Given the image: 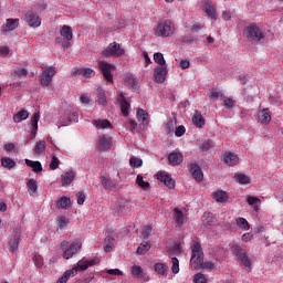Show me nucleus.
I'll return each mask as SVG.
<instances>
[{
  "mask_svg": "<svg viewBox=\"0 0 283 283\" xmlns=\"http://www.w3.org/2000/svg\"><path fill=\"white\" fill-rule=\"evenodd\" d=\"M191 251L190 264L192 269H206L207 271H213V269H216V264L213 262H205V253L202 252V247L199 242H195L191 245Z\"/></svg>",
  "mask_w": 283,
  "mask_h": 283,
  "instance_id": "f257e3e1",
  "label": "nucleus"
},
{
  "mask_svg": "<svg viewBox=\"0 0 283 283\" xmlns=\"http://www.w3.org/2000/svg\"><path fill=\"white\" fill-rule=\"evenodd\" d=\"M82 248L83 243L80 239H75L73 241H62V256L64 258V260H72V256L76 255Z\"/></svg>",
  "mask_w": 283,
  "mask_h": 283,
  "instance_id": "f03ea898",
  "label": "nucleus"
},
{
  "mask_svg": "<svg viewBox=\"0 0 283 283\" xmlns=\"http://www.w3.org/2000/svg\"><path fill=\"white\" fill-rule=\"evenodd\" d=\"M243 34L249 41H262L265 36L264 31H262V29H260L255 23L247 25Z\"/></svg>",
  "mask_w": 283,
  "mask_h": 283,
  "instance_id": "7ed1b4c3",
  "label": "nucleus"
},
{
  "mask_svg": "<svg viewBox=\"0 0 283 283\" xmlns=\"http://www.w3.org/2000/svg\"><path fill=\"white\" fill-rule=\"evenodd\" d=\"M174 32H176V27H174L171 20L159 22L155 28L156 36H171Z\"/></svg>",
  "mask_w": 283,
  "mask_h": 283,
  "instance_id": "20e7f679",
  "label": "nucleus"
},
{
  "mask_svg": "<svg viewBox=\"0 0 283 283\" xmlns=\"http://www.w3.org/2000/svg\"><path fill=\"white\" fill-rule=\"evenodd\" d=\"M123 54H125V49H123V45L118 44L117 42H113L105 51H103L102 56H104V59L109 56H114L116 59L118 56H123Z\"/></svg>",
  "mask_w": 283,
  "mask_h": 283,
  "instance_id": "39448f33",
  "label": "nucleus"
},
{
  "mask_svg": "<svg viewBox=\"0 0 283 283\" xmlns=\"http://www.w3.org/2000/svg\"><path fill=\"white\" fill-rule=\"evenodd\" d=\"M231 251L243 266L251 268V260L249 255H247V250L242 249L240 245H232Z\"/></svg>",
  "mask_w": 283,
  "mask_h": 283,
  "instance_id": "423d86ee",
  "label": "nucleus"
},
{
  "mask_svg": "<svg viewBox=\"0 0 283 283\" xmlns=\"http://www.w3.org/2000/svg\"><path fill=\"white\" fill-rule=\"evenodd\" d=\"M231 251L243 266L251 268V260L249 255H247V250L242 249L240 245H232Z\"/></svg>",
  "mask_w": 283,
  "mask_h": 283,
  "instance_id": "0eeeda50",
  "label": "nucleus"
},
{
  "mask_svg": "<svg viewBox=\"0 0 283 283\" xmlns=\"http://www.w3.org/2000/svg\"><path fill=\"white\" fill-rule=\"evenodd\" d=\"M98 67L105 78V81H107L108 83H112L114 81V75L112 74V72H114V70H116V66H114L111 63H107L105 61H101L98 62Z\"/></svg>",
  "mask_w": 283,
  "mask_h": 283,
  "instance_id": "6e6552de",
  "label": "nucleus"
},
{
  "mask_svg": "<svg viewBox=\"0 0 283 283\" xmlns=\"http://www.w3.org/2000/svg\"><path fill=\"white\" fill-rule=\"evenodd\" d=\"M56 74V67L49 66L43 70L42 75L40 77V84L42 87H49L50 83H52V78Z\"/></svg>",
  "mask_w": 283,
  "mask_h": 283,
  "instance_id": "1a4fd4ad",
  "label": "nucleus"
},
{
  "mask_svg": "<svg viewBox=\"0 0 283 283\" xmlns=\"http://www.w3.org/2000/svg\"><path fill=\"white\" fill-rule=\"evenodd\" d=\"M24 19H25L28 25H30V28L41 27V17H39V13H36L34 11H28L24 14Z\"/></svg>",
  "mask_w": 283,
  "mask_h": 283,
  "instance_id": "9d476101",
  "label": "nucleus"
},
{
  "mask_svg": "<svg viewBox=\"0 0 283 283\" xmlns=\"http://www.w3.org/2000/svg\"><path fill=\"white\" fill-rule=\"evenodd\" d=\"M97 149L99 151H109L112 149V137L109 135H101L97 140Z\"/></svg>",
  "mask_w": 283,
  "mask_h": 283,
  "instance_id": "9b49d317",
  "label": "nucleus"
},
{
  "mask_svg": "<svg viewBox=\"0 0 283 283\" xmlns=\"http://www.w3.org/2000/svg\"><path fill=\"white\" fill-rule=\"evenodd\" d=\"M19 242H21V230H14L8 245L10 253H14L19 249Z\"/></svg>",
  "mask_w": 283,
  "mask_h": 283,
  "instance_id": "f8f14e48",
  "label": "nucleus"
},
{
  "mask_svg": "<svg viewBox=\"0 0 283 283\" xmlns=\"http://www.w3.org/2000/svg\"><path fill=\"white\" fill-rule=\"evenodd\" d=\"M157 179H159L160 182H164L168 189H174V187H176V181L171 178V175L159 171L157 172Z\"/></svg>",
  "mask_w": 283,
  "mask_h": 283,
  "instance_id": "ddd939ff",
  "label": "nucleus"
},
{
  "mask_svg": "<svg viewBox=\"0 0 283 283\" xmlns=\"http://www.w3.org/2000/svg\"><path fill=\"white\" fill-rule=\"evenodd\" d=\"M94 264H96V260H94V259H92V260L82 259L72 269H75L76 273H78V271L80 272L87 271V269H90V266H94Z\"/></svg>",
  "mask_w": 283,
  "mask_h": 283,
  "instance_id": "4468645a",
  "label": "nucleus"
},
{
  "mask_svg": "<svg viewBox=\"0 0 283 283\" xmlns=\"http://www.w3.org/2000/svg\"><path fill=\"white\" fill-rule=\"evenodd\" d=\"M117 101L120 105L122 114L124 116H129V108L132 107V105H129V102H127L125 95H123L122 92H118Z\"/></svg>",
  "mask_w": 283,
  "mask_h": 283,
  "instance_id": "2eb2a0df",
  "label": "nucleus"
},
{
  "mask_svg": "<svg viewBox=\"0 0 283 283\" xmlns=\"http://www.w3.org/2000/svg\"><path fill=\"white\" fill-rule=\"evenodd\" d=\"M154 78L156 83H165V80L167 78V66L155 67Z\"/></svg>",
  "mask_w": 283,
  "mask_h": 283,
  "instance_id": "dca6fc26",
  "label": "nucleus"
},
{
  "mask_svg": "<svg viewBox=\"0 0 283 283\" xmlns=\"http://www.w3.org/2000/svg\"><path fill=\"white\" fill-rule=\"evenodd\" d=\"M256 118L259 123L269 125L271 123V111L269 108L259 109Z\"/></svg>",
  "mask_w": 283,
  "mask_h": 283,
  "instance_id": "f3484780",
  "label": "nucleus"
},
{
  "mask_svg": "<svg viewBox=\"0 0 283 283\" xmlns=\"http://www.w3.org/2000/svg\"><path fill=\"white\" fill-rule=\"evenodd\" d=\"M182 153L172 151L168 155V164L172 167H178L184 160Z\"/></svg>",
  "mask_w": 283,
  "mask_h": 283,
  "instance_id": "a211bd4d",
  "label": "nucleus"
},
{
  "mask_svg": "<svg viewBox=\"0 0 283 283\" xmlns=\"http://www.w3.org/2000/svg\"><path fill=\"white\" fill-rule=\"evenodd\" d=\"M190 174L192 178L197 180V182H202L205 175L202 174V169L200 166H198V164L190 165Z\"/></svg>",
  "mask_w": 283,
  "mask_h": 283,
  "instance_id": "6ab92c4d",
  "label": "nucleus"
},
{
  "mask_svg": "<svg viewBox=\"0 0 283 283\" xmlns=\"http://www.w3.org/2000/svg\"><path fill=\"white\" fill-rule=\"evenodd\" d=\"M202 8L207 17H209L210 19H213L214 21L216 19H218V13L216 12V8L211 6V2L209 0L203 1Z\"/></svg>",
  "mask_w": 283,
  "mask_h": 283,
  "instance_id": "aec40b11",
  "label": "nucleus"
},
{
  "mask_svg": "<svg viewBox=\"0 0 283 283\" xmlns=\"http://www.w3.org/2000/svg\"><path fill=\"white\" fill-rule=\"evenodd\" d=\"M41 118V114L40 113H35L33 114V116L31 117V138H36V132H39V120Z\"/></svg>",
  "mask_w": 283,
  "mask_h": 283,
  "instance_id": "412c9836",
  "label": "nucleus"
},
{
  "mask_svg": "<svg viewBox=\"0 0 283 283\" xmlns=\"http://www.w3.org/2000/svg\"><path fill=\"white\" fill-rule=\"evenodd\" d=\"M223 163H226V165H228L229 167H235V165L240 163V158H238V155L233 153H224Z\"/></svg>",
  "mask_w": 283,
  "mask_h": 283,
  "instance_id": "4be33fe9",
  "label": "nucleus"
},
{
  "mask_svg": "<svg viewBox=\"0 0 283 283\" xmlns=\"http://www.w3.org/2000/svg\"><path fill=\"white\" fill-rule=\"evenodd\" d=\"M102 185L104 189H109L111 191H118V184L112 180L109 177H102Z\"/></svg>",
  "mask_w": 283,
  "mask_h": 283,
  "instance_id": "5701e85b",
  "label": "nucleus"
},
{
  "mask_svg": "<svg viewBox=\"0 0 283 283\" xmlns=\"http://www.w3.org/2000/svg\"><path fill=\"white\" fill-rule=\"evenodd\" d=\"M19 28V18L7 19V23L3 25V32H13Z\"/></svg>",
  "mask_w": 283,
  "mask_h": 283,
  "instance_id": "b1692460",
  "label": "nucleus"
},
{
  "mask_svg": "<svg viewBox=\"0 0 283 283\" xmlns=\"http://www.w3.org/2000/svg\"><path fill=\"white\" fill-rule=\"evenodd\" d=\"M27 189L30 196H36V193H39V182H36L35 179H29L27 182Z\"/></svg>",
  "mask_w": 283,
  "mask_h": 283,
  "instance_id": "393cba45",
  "label": "nucleus"
},
{
  "mask_svg": "<svg viewBox=\"0 0 283 283\" xmlns=\"http://www.w3.org/2000/svg\"><path fill=\"white\" fill-rule=\"evenodd\" d=\"M130 273L136 280H145V270H143V266L140 265H133L130 268Z\"/></svg>",
  "mask_w": 283,
  "mask_h": 283,
  "instance_id": "a878e982",
  "label": "nucleus"
},
{
  "mask_svg": "<svg viewBox=\"0 0 283 283\" xmlns=\"http://www.w3.org/2000/svg\"><path fill=\"white\" fill-rule=\"evenodd\" d=\"M76 174H74V171H69V172H64L62 174V187H65L67 185H72V182L74 181Z\"/></svg>",
  "mask_w": 283,
  "mask_h": 283,
  "instance_id": "bb28decb",
  "label": "nucleus"
},
{
  "mask_svg": "<svg viewBox=\"0 0 283 283\" xmlns=\"http://www.w3.org/2000/svg\"><path fill=\"white\" fill-rule=\"evenodd\" d=\"M30 113L27 109H21L15 115H13V123H22V120H28Z\"/></svg>",
  "mask_w": 283,
  "mask_h": 283,
  "instance_id": "cd10ccee",
  "label": "nucleus"
},
{
  "mask_svg": "<svg viewBox=\"0 0 283 283\" xmlns=\"http://www.w3.org/2000/svg\"><path fill=\"white\" fill-rule=\"evenodd\" d=\"M74 275H76V269L66 270L56 283H67L70 277H74Z\"/></svg>",
  "mask_w": 283,
  "mask_h": 283,
  "instance_id": "c85d7f7f",
  "label": "nucleus"
},
{
  "mask_svg": "<svg viewBox=\"0 0 283 283\" xmlns=\"http://www.w3.org/2000/svg\"><path fill=\"white\" fill-rule=\"evenodd\" d=\"M96 102L104 107L107 105V96L105 95V91H103L101 87L96 90Z\"/></svg>",
  "mask_w": 283,
  "mask_h": 283,
  "instance_id": "c756f323",
  "label": "nucleus"
},
{
  "mask_svg": "<svg viewBox=\"0 0 283 283\" xmlns=\"http://www.w3.org/2000/svg\"><path fill=\"white\" fill-rule=\"evenodd\" d=\"M25 165L28 167H31L32 171H34V174H39L41 171H43V166H41L40 161H32L30 159H25Z\"/></svg>",
  "mask_w": 283,
  "mask_h": 283,
  "instance_id": "7c9ffc66",
  "label": "nucleus"
},
{
  "mask_svg": "<svg viewBox=\"0 0 283 283\" xmlns=\"http://www.w3.org/2000/svg\"><path fill=\"white\" fill-rule=\"evenodd\" d=\"M93 125L96 129H107V127H112V123L108 119H95L93 120Z\"/></svg>",
  "mask_w": 283,
  "mask_h": 283,
  "instance_id": "2f4dec72",
  "label": "nucleus"
},
{
  "mask_svg": "<svg viewBox=\"0 0 283 283\" xmlns=\"http://www.w3.org/2000/svg\"><path fill=\"white\" fill-rule=\"evenodd\" d=\"M174 213L177 227H182V223L185 222V214L182 213V210H180L179 208H175Z\"/></svg>",
  "mask_w": 283,
  "mask_h": 283,
  "instance_id": "473e14b6",
  "label": "nucleus"
},
{
  "mask_svg": "<svg viewBox=\"0 0 283 283\" xmlns=\"http://www.w3.org/2000/svg\"><path fill=\"white\" fill-rule=\"evenodd\" d=\"M192 123L196 127L202 128L205 127V117L199 112H196L192 117Z\"/></svg>",
  "mask_w": 283,
  "mask_h": 283,
  "instance_id": "72a5a7b5",
  "label": "nucleus"
},
{
  "mask_svg": "<svg viewBox=\"0 0 283 283\" xmlns=\"http://www.w3.org/2000/svg\"><path fill=\"white\" fill-rule=\"evenodd\" d=\"M72 207V200L67 197H62L57 201V209H70Z\"/></svg>",
  "mask_w": 283,
  "mask_h": 283,
  "instance_id": "f704fd0d",
  "label": "nucleus"
},
{
  "mask_svg": "<svg viewBox=\"0 0 283 283\" xmlns=\"http://www.w3.org/2000/svg\"><path fill=\"white\" fill-rule=\"evenodd\" d=\"M60 34L65 41H72V28L70 25H63Z\"/></svg>",
  "mask_w": 283,
  "mask_h": 283,
  "instance_id": "c9c22d12",
  "label": "nucleus"
},
{
  "mask_svg": "<svg viewBox=\"0 0 283 283\" xmlns=\"http://www.w3.org/2000/svg\"><path fill=\"white\" fill-rule=\"evenodd\" d=\"M1 165L6 169H14L17 167V161H14V159H12V158L3 157L1 159Z\"/></svg>",
  "mask_w": 283,
  "mask_h": 283,
  "instance_id": "e433bc0d",
  "label": "nucleus"
},
{
  "mask_svg": "<svg viewBox=\"0 0 283 283\" xmlns=\"http://www.w3.org/2000/svg\"><path fill=\"white\" fill-rule=\"evenodd\" d=\"M149 118V114H147L145 112V109L139 108L137 111V119L139 120V123H142V125H147L149 122L147 120Z\"/></svg>",
  "mask_w": 283,
  "mask_h": 283,
  "instance_id": "4c0bfd02",
  "label": "nucleus"
},
{
  "mask_svg": "<svg viewBox=\"0 0 283 283\" xmlns=\"http://www.w3.org/2000/svg\"><path fill=\"white\" fill-rule=\"evenodd\" d=\"M149 249H151V244L149 243V241L140 243L137 248V255H145V253H147Z\"/></svg>",
  "mask_w": 283,
  "mask_h": 283,
  "instance_id": "58836bf2",
  "label": "nucleus"
},
{
  "mask_svg": "<svg viewBox=\"0 0 283 283\" xmlns=\"http://www.w3.org/2000/svg\"><path fill=\"white\" fill-rule=\"evenodd\" d=\"M247 202L250 207H253L254 211H260V206H258L260 205V198L250 196L248 197Z\"/></svg>",
  "mask_w": 283,
  "mask_h": 283,
  "instance_id": "ea45409f",
  "label": "nucleus"
},
{
  "mask_svg": "<svg viewBox=\"0 0 283 283\" xmlns=\"http://www.w3.org/2000/svg\"><path fill=\"white\" fill-rule=\"evenodd\" d=\"M154 61L159 65V67H167V62L165 61V55H163V53H155Z\"/></svg>",
  "mask_w": 283,
  "mask_h": 283,
  "instance_id": "a19ab883",
  "label": "nucleus"
},
{
  "mask_svg": "<svg viewBox=\"0 0 283 283\" xmlns=\"http://www.w3.org/2000/svg\"><path fill=\"white\" fill-rule=\"evenodd\" d=\"M213 198L217 202H227V200H229L227 192L222 190L214 192Z\"/></svg>",
  "mask_w": 283,
  "mask_h": 283,
  "instance_id": "79ce46f5",
  "label": "nucleus"
},
{
  "mask_svg": "<svg viewBox=\"0 0 283 283\" xmlns=\"http://www.w3.org/2000/svg\"><path fill=\"white\" fill-rule=\"evenodd\" d=\"M104 251L105 253H109V251H112V249H114V239L112 235L106 237L105 241H104Z\"/></svg>",
  "mask_w": 283,
  "mask_h": 283,
  "instance_id": "37998d69",
  "label": "nucleus"
},
{
  "mask_svg": "<svg viewBox=\"0 0 283 283\" xmlns=\"http://www.w3.org/2000/svg\"><path fill=\"white\" fill-rule=\"evenodd\" d=\"M129 165H130V167H133V169H138V168L143 167V159L133 156L129 159Z\"/></svg>",
  "mask_w": 283,
  "mask_h": 283,
  "instance_id": "c03bdc74",
  "label": "nucleus"
},
{
  "mask_svg": "<svg viewBox=\"0 0 283 283\" xmlns=\"http://www.w3.org/2000/svg\"><path fill=\"white\" fill-rule=\"evenodd\" d=\"M46 145L48 144L45 143V140L38 142L35 147H34V154H38V156L43 154V151H45Z\"/></svg>",
  "mask_w": 283,
  "mask_h": 283,
  "instance_id": "a18cd8bd",
  "label": "nucleus"
},
{
  "mask_svg": "<svg viewBox=\"0 0 283 283\" xmlns=\"http://www.w3.org/2000/svg\"><path fill=\"white\" fill-rule=\"evenodd\" d=\"M234 178L237 182H239V185H249L251 182V179L249 178V176L244 174H239Z\"/></svg>",
  "mask_w": 283,
  "mask_h": 283,
  "instance_id": "49530a36",
  "label": "nucleus"
},
{
  "mask_svg": "<svg viewBox=\"0 0 283 283\" xmlns=\"http://www.w3.org/2000/svg\"><path fill=\"white\" fill-rule=\"evenodd\" d=\"M78 122V113L73 112L69 115V119L66 123H61L62 127H67V125H70V123H77Z\"/></svg>",
  "mask_w": 283,
  "mask_h": 283,
  "instance_id": "de8ad7c7",
  "label": "nucleus"
},
{
  "mask_svg": "<svg viewBox=\"0 0 283 283\" xmlns=\"http://www.w3.org/2000/svg\"><path fill=\"white\" fill-rule=\"evenodd\" d=\"M136 184L138 185V187L144 189V191H147V189H149V182L144 181L143 175H137Z\"/></svg>",
  "mask_w": 283,
  "mask_h": 283,
  "instance_id": "09e8293b",
  "label": "nucleus"
},
{
  "mask_svg": "<svg viewBox=\"0 0 283 283\" xmlns=\"http://www.w3.org/2000/svg\"><path fill=\"white\" fill-rule=\"evenodd\" d=\"M237 224H238L239 229H242L243 231H249V229H250L249 221H247V219H244V218H239L237 220Z\"/></svg>",
  "mask_w": 283,
  "mask_h": 283,
  "instance_id": "8fccbe9b",
  "label": "nucleus"
},
{
  "mask_svg": "<svg viewBox=\"0 0 283 283\" xmlns=\"http://www.w3.org/2000/svg\"><path fill=\"white\" fill-rule=\"evenodd\" d=\"M155 271L158 275H165L167 273V265L165 263H156Z\"/></svg>",
  "mask_w": 283,
  "mask_h": 283,
  "instance_id": "3c124183",
  "label": "nucleus"
},
{
  "mask_svg": "<svg viewBox=\"0 0 283 283\" xmlns=\"http://www.w3.org/2000/svg\"><path fill=\"white\" fill-rule=\"evenodd\" d=\"M223 106L226 109H233V107H235V101H233L231 97H224Z\"/></svg>",
  "mask_w": 283,
  "mask_h": 283,
  "instance_id": "603ef678",
  "label": "nucleus"
},
{
  "mask_svg": "<svg viewBox=\"0 0 283 283\" xmlns=\"http://www.w3.org/2000/svg\"><path fill=\"white\" fill-rule=\"evenodd\" d=\"M149 235H151V226H145L142 230V235L140 238L143 240H147V238H149Z\"/></svg>",
  "mask_w": 283,
  "mask_h": 283,
  "instance_id": "864d4df0",
  "label": "nucleus"
},
{
  "mask_svg": "<svg viewBox=\"0 0 283 283\" xmlns=\"http://www.w3.org/2000/svg\"><path fill=\"white\" fill-rule=\"evenodd\" d=\"M172 273L177 274L180 273V261H178V258H172Z\"/></svg>",
  "mask_w": 283,
  "mask_h": 283,
  "instance_id": "5fc2aeb1",
  "label": "nucleus"
},
{
  "mask_svg": "<svg viewBox=\"0 0 283 283\" xmlns=\"http://www.w3.org/2000/svg\"><path fill=\"white\" fill-rule=\"evenodd\" d=\"M208 96H209V98H211V101H218V98H220V96H222V93L217 90H211L208 93Z\"/></svg>",
  "mask_w": 283,
  "mask_h": 283,
  "instance_id": "6e6d98bb",
  "label": "nucleus"
},
{
  "mask_svg": "<svg viewBox=\"0 0 283 283\" xmlns=\"http://www.w3.org/2000/svg\"><path fill=\"white\" fill-rule=\"evenodd\" d=\"M193 282H195V283H207V277H206L205 274H202V273H197V274L193 276Z\"/></svg>",
  "mask_w": 283,
  "mask_h": 283,
  "instance_id": "4d7b16f0",
  "label": "nucleus"
},
{
  "mask_svg": "<svg viewBox=\"0 0 283 283\" xmlns=\"http://www.w3.org/2000/svg\"><path fill=\"white\" fill-rule=\"evenodd\" d=\"M96 72L94 70L87 67V69H82V76H86V78H92Z\"/></svg>",
  "mask_w": 283,
  "mask_h": 283,
  "instance_id": "13d9d810",
  "label": "nucleus"
},
{
  "mask_svg": "<svg viewBox=\"0 0 283 283\" xmlns=\"http://www.w3.org/2000/svg\"><path fill=\"white\" fill-rule=\"evenodd\" d=\"M14 74H15V76H18V78H23V77L28 76V70H25V69H17L14 71Z\"/></svg>",
  "mask_w": 283,
  "mask_h": 283,
  "instance_id": "bf43d9fd",
  "label": "nucleus"
},
{
  "mask_svg": "<svg viewBox=\"0 0 283 283\" xmlns=\"http://www.w3.org/2000/svg\"><path fill=\"white\" fill-rule=\"evenodd\" d=\"M187 132V128H185V126H178L175 130V136H177V138H180V136H185V133Z\"/></svg>",
  "mask_w": 283,
  "mask_h": 283,
  "instance_id": "052dcab7",
  "label": "nucleus"
},
{
  "mask_svg": "<svg viewBox=\"0 0 283 283\" xmlns=\"http://www.w3.org/2000/svg\"><path fill=\"white\" fill-rule=\"evenodd\" d=\"M211 147H213V142H211V140H206L201 145L202 151H209V149H211Z\"/></svg>",
  "mask_w": 283,
  "mask_h": 283,
  "instance_id": "680f3d73",
  "label": "nucleus"
},
{
  "mask_svg": "<svg viewBox=\"0 0 283 283\" xmlns=\"http://www.w3.org/2000/svg\"><path fill=\"white\" fill-rule=\"evenodd\" d=\"M91 101L92 99L90 98V95H87V94H82L80 96V102L82 103V105H90Z\"/></svg>",
  "mask_w": 283,
  "mask_h": 283,
  "instance_id": "e2e57ef3",
  "label": "nucleus"
},
{
  "mask_svg": "<svg viewBox=\"0 0 283 283\" xmlns=\"http://www.w3.org/2000/svg\"><path fill=\"white\" fill-rule=\"evenodd\" d=\"M59 165H60V161H59V158L56 156H53L52 157V161L50 164V169H59Z\"/></svg>",
  "mask_w": 283,
  "mask_h": 283,
  "instance_id": "0e129e2a",
  "label": "nucleus"
},
{
  "mask_svg": "<svg viewBox=\"0 0 283 283\" xmlns=\"http://www.w3.org/2000/svg\"><path fill=\"white\" fill-rule=\"evenodd\" d=\"M106 273H108V275H123V271H120L118 269L107 270Z\"/></svg>",
  "mask_w": 283,
  "mask_h": 283,
  "instance_id": "69168bd1",
  "label": "nucleus"
},
{
  "mask_svg": "<svg viewBox=\"0 0 283 283\" xmlns=\"http://www.w3.org/2000/svg\"><path fill=\"white\" fill-rule=\"evenodd\" d=\"M65 227H67V220L60 219L57 222V228L62 230V229H65Z\"/></svg>",
  "mask_w": 283,
  "mask_h": 283,
  "instance_id": "338daca9",
  "label": "nucleus"
},
{
  "mask_svg": "<svg viewBox=\"0 0 283 283\" xmlns=\"http://www.w3.org/2000/svg\"><path fill=\"white\" fill-rule=\"evenodd\" d=\"M84 202H85V195L83 192H78L77 205H83Z\"/></svg>",
  "mask_w": 283,
  "mask_h": 283,
  "instance_id": "774afa93",
  "label": "nucleus"
}]
</instances>
